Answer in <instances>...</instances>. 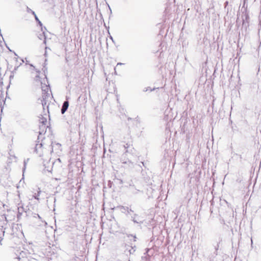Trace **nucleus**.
Returning <instances> with one entry per match:
<instances>
[{"mask_svg":"<svg viewBox=\"0 0 261 261\" xmlns=\"http://www.w3.org/2000/svg\"><path fill=\"white\" fill-rule=\"evenodd\" d=\"M124 147L125 149H126V150L122 155L121 159L122 167L129 170H132L133 168H136L137 167L141 168V166L140 165L134 164L132 162V157L133 156L132 154L133 153V150H134V148L133 147H131L130 145L128 143L124 145Z\"/></svg>","mask_w":261,"mask_h":261,"instance_id":"f257e3e1","label":"nucleus"},{"mask_svg":"<svg viewBox=\"0 0 261 261\" xmlns=\"http://www.w3.org/2000/svg\"><path fill=\"white\" fill-rule=\"evenodd\" d=\"M121 64H122V63H119L117 64V65H121Z\"/></svg>","mask_w":261,"mask_h":261,"instance_id":"473e14b6","label":"nucleus"},{"mask_svg":"<svg viewBox=\"0 0 261 261\" xmlns=\"http://www.w3.org/2000/svg\"><path fill=\"white\" fill-rule=\"evenodd\" d=\"M222 238L220 237H218V239H216V244L215 245L214 244V247L215 249V251L214 253L216 255H217L218 254L217 251L219 248V244L222 242Z\"/></svg>","mask_w":261,"mask_h":261,"instance_id":"423d86ee","label":"nucleus"},{"mask_svg":"<svg viewBox=\"0 0 261 261\" xmlns=\"http://www.w3.org/2000/svg\"><path fill=\"white\" fill-rule=\"evenodd\" d=\"M39 139H40V136H39L38 137V139L39 140Z\"/></svg>","mask_w":261,"mask_h":261,"instance_id":"f704fd0d","label":"nucleus"},{"mask_svg":"<svg viewBox=\"0 0 261 261\" xmlns=\"http://www.w3.org/2000/svg\"><path fill=\"white\" fill-rule=\"evenodd\" d=\"M47 112H48V105H47Z\"/></svg>","mask_w":261,"mask_h":261,"instance_id":"2f4dec72","label":"nucleus"},{"mask_svg":"<svg viewBox=\"0 0 261 261\" xmlns=\"http://www.w3.org/2000/svg\"><path fill=\"white\" fill-rule=\"evenodd\" d=\"M130 217L131 218V220L133 221L135 223H143V221L139 220V217L138 214H134L133 216L132 214Z\"/></svg>","mask_w":261,"mask_h":261,"instance_id":"39448f33","label":"nucleus"},{"mask_svg":"<svg viewBox=\"0 0 261 261\" xmlns=\"http://www.w3.org/2000/svg\"><path fill=\"white\" fill-rule=\"evenodd\" d=\"M17 210H18V213H17V217L18 219H20L22 213L24 212H25L24 208L22 206H20L18 207Z\"/></svg>","mask_w":261,"mask_h":261,"instance_id":"1a4fd4ad","label":"nucleus"},{"mask_svg":"<svg viewBox=\"0 0 261 261\" xmlns=\"http://www.w3.org/2000/svg\"><path fill=\"white\" fill-rule=\"evenodd\" d=\"M47 59H45V61H44V65L46 66V65H47Z\"/></svg>","mask_w":261,"mask_h":261,"instance_id":"a878e982","label":"nucleus"},{"mask_svg":"<svg viewBox=\"0 0 261 261\" xmlns=\"http://www.w3.org/2000/svg\"><path fill=\"white\" fill-rule=\"evenodd\" d=\"M40 123H42L41 125H39V128L40 129H41L42 127H44V128H45L46 127V124L47 123V120L46 118H41V120H40Z\"/></svg>","mask_w":261,"mask_h":261,"instance_id":"9d476101","label":"nucleus"},{"mask_svg":"<svg viewBox=\"0 0 261 261\" xmlns=\"http://www.w3.org/2000/svg\"><path fill=\"white\" fill-rule=\"evenodd\" d=\"M69 97L67 96L66 97V100H65L63 103L61 112L62 114H64L65 112L67 110L69 107V101H68Z\"/></svg>","mask_w":261,"mask_h":261,"instance_id":"20e7f679","label":"nucleus"},{"mask_svg":"<svg viewBox=\"0 0 261 261\" xmlns=\"http://www.w3.org/2000/svg\"><path fill=\"white\" fill-rule=\"evenodd\" d=\"M109 9L110 10V11H111V8L110 7V6H109Z\"/></svg>","mask_w":261,"mask_h":261,"instance_id":"c9c22d12","label":"nucleus"},{"mask_svg":"<svg viewBox=\"0 0 261 261\" xmlns=\"http://www.w3.org/2000/svg\"><path fill=\"white\" fill-rule=\"evenodd\" d=\"M27 11L28 13H32L34 16L36 15L35 12L33 10H32L30 8L28 7H27Z\"/></svg>","mask_w":261,"mask_h":261,"instance_id":"f3484780","label":"nucleus"},{"mask_svg":"<svg viewBox=\"0 0 261 261\" xmlns=\"http://www.w3.org/2000/svg\"><path fill=\"white\" fill-rule=\"evenodd\" d=\"M149 249L146 248V252L144 253L143 256H142L141 259L142 261H150L151 256L148 254Z\"/></svg>","mask_w":261,"mask_h":261,"instance_id":"0eeeda50","label":"nucleus"},{"mask_svg":"<svg viewBox=\"0 0 261 261\" xmlns=\"http://www.w3.org/2000/svg\"><path fill=\"white\" fill-rule=\"evenodd\" d=\"M242 21H243V25L245 24L246 22L247 23H249V16L248 14H247L246 12H245V14H244L242 15Z\"/></svg>","mask_w":261,"mask_h":261,"instance_id":"6e6552de","label":"nucleus"},{"mask_svg":"<svg viewBox=\"0 0 261 261\" xmlns=\"http://www.w3.org/2000/svg\"><path fill=\"white\" fill-rule=\"evenodd\" d=\"M51 146L52 147V151L53 150V149L55 148L56 150H61V144L59 143H56L52 142L51 144Z\"/></svg>","mask_w":261,"mask_h":261,"instance_id":"9b49d317","label":"nucleus"},{"mask_svg":"<svg viewBox=\"0 0 261 261\" xmlns=\"http://www.w3.org/2000/svg\"><path fill=\"white\" fill-rule=\"evenodd\" d=\"M110 38H111V39H112V40H113V38H112V37H111V36Z\"/></svg>","mask_w":261,"mask_h":261,"instance_id":"72a5a7b5","label":"nucleus"},{"mask_svg":"<svg viewBox=\"0 0 261 261\" xmlns=\"http://www.w3.org/2000/svg\"><path fill=\"white\" fill-rule=\"evenodd\" d=\"M227 3H228V2H226L225 3L226 5H227Z\"/></svg>","mask_w":261,"mask_h":261,"instance_id":"e433bc0d","label":"nucleus"},{"mask_svg":"<svg viewBox=\"0 0 261 261\" xmlns=\"http://www.w3.org/2000/svg\"><path fill=\"white\" fill-rule=\"evenodd\" d=\"M36 78H39V75H37L36 76Z\"/></svg>","mask_w":261,"mask_h":261,"instance_id":"7c9ffc66","label":"nucleus"},{"mask_svg":"<svg viewBox=\"0 0 261 261\" xmlns=\"http://www.w3.org/2000/svg\"><path fill=\"white\" fill-rule=\"evenodd\" d=\"M18 68V66H16V67H15L14 68V69L13 71V73H14V72H15V71L17 70V68Z\"/></svg>","mask_w":261,"mask_h":261,"instance_id":"bb28decb","label":"nucleus"},{"mask_svg":"<svg viewBox=\"0 0 261 261\" xmlns=\"http://www.w3.org/2000/svg\"><path fill=\"white\" fill-rule=\"evenodd\" d=\"M49 96V93L42 92V98L44 100H46L47 98Z\"/></svg>","mask_w":261,"mask_h":261,"instance_id":"ddd939ff","label":"nucleus"},{"mask_svg":"<svg viewBox=\"0 0 261 261\" xmlns=\"http://www.w3.org/2000/svg\"><path fill=\"white\" fill-rule=\"evenodd\" d=\"M42 34H43V37H44V41H43V43H44V44H46V37H45V35H44V32H43V33H42Z\"/></svg>","mask_w":261,"mask_h":261,"instance_id":"393cba45","label":"nucleus"},{"mask_svg":"<svg viewBox=\"0 0 261 261\" xmlns=\"http://www.w3.org/2000/svg\"><path fill=\"white\" fill-rule=\"evenodd\" d=\"M128 188L129 192L133 195H137L139 193H143L142 191L138 189H137L133 184H130Z\"/></svg>","mask_w":261,"mask_h":261,"instance_id":"7ed1b4c3","label":"nucleus"},{"mask_svg":"<svg viewBox=\"0 0 261 261\" xmlns=\"http://www.w3.org/2000/svg\"><path fill=\"white\" fill-rule=\"evenodd\" d=\"M50 90V88L49 86H46L45 88L44 89H42V91L44 93H48V91Z\"/></svg>","mask_w":261,"mask_h":261,"instance_id":"412c9836","label":"nucleus"},{"mask_svg":"<svg viewBox=\"0 0 261 261\" xmlns=\"http://www.w3.org/2000/svg\"><path fill=\"white\" fill-rule=\"evenodd\" d=\"M41 101H42V107H43V109L44 110L45 109V106L47 105V100L42 99L41 100Z\"/></svg>","mask_w":261,"mask_h":261,"instance_id":"6ab92c4d","label":"nucleus"},{"mask_svg":"<svg viewBox=\"0 0 261 261\" xmlns=\"http://www.w3.org/2000/svg\"><path fill=\"white\" fill-rule=\"evenodd\" d=\"M43 144L42 143H37L36 145L35 151L36 152V153H38V150L39 148H41Z\"/></svg>","mask_w":261,"mask_h":261,"instance_id":"f8f14e48","label":"nucleus"},{"mask_svg":"<svg viewBox=\"0 0 261 261\" xmlns=\"http://www.w3.org/2000/svg\"><path fill=\"white\" fill-rule=\"evenodd\" d=\"M38 189H39V191H38L37 194H35V195L33 196L34 198L37 200H39V196L41 193L40 188H39Z\"/></svg>","mask_w":261,"mask_h":261,"instance_id":"dca6fc26","label":"nucleus"},{"mask_svg":"<svg viewBox=\"0 0 261 261\" xmlns=\"http://www.w3.org/2000/svg\"><path fill=\"white\" fill-rule=\"evenodd\" d=\"M154 90H155L154 88H151L150 87H148L144 88V89L143 90V91L144 92H147L148 91H150L151 92V91H154Z\"/></svg>","mask_w":261,"mask_h":261,"instance_id":"4468645a","label":"nucleus"},{"mask_svg":"<svg viewBox=\"0 0 261 261\" xmlns=\"http://www.w3.org/2000/svg\"><path fill=\"white\" fill-rule=\"evenodd\" d=\"M35 70H36V71L38 74H39V73H40V70H37V69H35Z\"/></svg>","mask_w":261,"mask_h":261,"instance_id":"cd10ccee","label":"nucleus"},{"mask_svg":"<svg viewBox=\"0 0 261 261\" xmlns=\"http://www.w3.org/2000/svg\"><path fill=\"white\" fill-rule=\"evenodd\" d=\"M35 17V20H36L37 22H38V24H39L40 26H42V23H41V22L39 20V19H38V17L37 16V15H35L34 16Z\"/></svg>","mask_w":261,"mask_h":261,"instance_id":"aec40b11","label":"nucleus"},{"mask_svg":"<svg viewBox=\"0 0 261 261\" xmlns=\"http://www.w3.org/2000/svg\"><path fill=\"white\" fill-rule=\"evenodd\" d=\"M118 207L120 209V211L122 213L125 214L126 216L128 217H130L132 215V213H134V211L127 206L120 205Z\"/></svg>","mask_w":261,"mask_h":261,"instance_id":"f03ea898","label":"nucleus"},{"mask_svg":"<svg viewBox=\"0 0 261 261\" xmlns=\"http://www.w3.org/2000/svg\"><path fill=\"white\" fill-rule=\"evenodd\" d=\"M130 236H131L132 237H133V235H130ZM134 241H136V237L135 236H134Z\"/></svg>","mask_w":261,"mask_h":261,"instance_id":"c85d7f7f","label":"nucleus"},{"mask_svg":"<svg viewBox=\"0 0 261 261\" xmlns=\"http://www.w3.org/2000/svg\"><path fill=\"white\" fill-rule=\"evenodd\" d=\"M1 230H2V232H3V237H0V245H2V241L3 240V237L4 236L5 232V230H3V227H2Z\"/></svg>","mask_w":261,"mask_h":261,"instance_id":"a211bd4d","label":"nucleus"},{"mask_svg":"<svg viewBox=\"0 0 261 261\" xmlns=\"http://www.w3.org/2000/svg\"><path fill=\"white\" fill-rule=\"evenodd\" d=\"M42 70H43V72L44 73L45 77L46 78V72H47V68L45 65H43Z\"/></svg>","mask_w":261,"mask_h":261,"instance_id":"4be33fe9","label":"nucleus"},{"mask_svg":"<svg viewBox=\"0 0 261 261\" xmlns=\"http://www.w3.org/2000/svg\"><path fill=\"white\" fill-rule=\"evenodd\" d=\"M40 130L39 132V136H41V135H44L45 134V132H46V127H45V128H44V127H42L41 129H40L39 128Z\"/></svg>","mask_w":261,"mask_h":261,"instance_id":"2eb2a0df","label":"nucleus"},{"mask_svg":"<svg viewBox=\"0 0 261 261\" xmlns=\"http://www.w3.org/2000/svg\"><path fill=\"white\" fill-rule=\"evenodd\" d=\"M45 53H44V56H45V57H47V49H49V48L48 47H45Z\"/></svg>","mask_w":261,"mask_h":261,"instance_id":"b1692460","label":"nucleus"},{"mask_svg":"<svg viewBox=\"0 0 261 261\" xmlns=\"http://www.w3.org/2000/svg\"><path fill=\"white\" fill-rule=\"evenodd\" d=\"M29 159L24 160L23 161V171H24L26 168V165L27 164L28 161H29Z\"/></svg>","mask_w":261,"mask_h":261,"instance_id":"5701e85b","label":"nucleus"},{"mask_svg":"<svg viewBox=\"0 0 261 261\" xmlns=\"http://www.w3.org/2000/svg\"><path fill=\"white\" fill-rule=\"evenodd\" d=\"M141 164H142L144 166H145V164H144V162H141Z\"/></svg>","mask_w":261,"mask_h":261,"instance_id":"c756f323","label":"nucleus"}]
</instances>
